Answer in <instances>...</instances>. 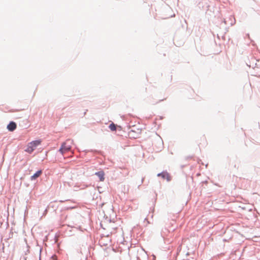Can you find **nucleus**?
<instances>
[{"mask_svg": "<svg viewBox=\"0 0 260 260\" xmlns=\"http://www.w3.org/2000/svg\"><path fill=\"white\" fill-rule=\"evenodd\" d=\"M109 128L112 131H115L116 130V125L113 123H112L109 125Z\"/></svg>", "mask_w": 260, "mask_h": 260, "instance_id": "0eeeda50", "label": "nucleus"}, {"mask_svg": "<svg viewBox=\"0 0 260 260\" xmlns=\"http://www.w3.org/2000/svg\"><path fill=\"white\" fill-rule=\"evenodd\" d=\"M17 125L14 122H11L8 125L7 128L10 132L14 131L16 128Z\"/></svg>", "mask_w": 260, "mask_h": 260, "instance_id": "20e7f679", "label": "nucleus"}, {"mask_svg": "<svg viewBox=\"0 0 260 260\" xmlns=\"http://www.w3.org/2000/svg\"><path fill=\"white\" fill-rule=\"evenodd\" d=\"M39 260H41V256H40Z\"/></svg>", "mask_w": 260, "mask_h": 260, "instance_id": "6e6552de", "label": "nucleus"}, {"mask_svg": "<svg viewBox=\"0 0 260 260\" xmlns=\"http://www.w3.org/2000/svg\"><path fill=\"white\" fill-rule=\"evenodd\" d=\"M41 143L40 140H35L33 141L28 144L27 148L25 149V151L31 153L35 150L36 147L39 145Z\"/></svg>", "mask_w": 260, "mask_h": 260, "instance_id": "f03ea898", "label": "nucleus"}, {"mask_svg": "<svg viewBox=\"0 0 260 260\" xmlns=\"http://www.w3.org/2000/svg\"><path fill=\"white\" fill-rule=\"evenodd\" d=\"M157 176L161 177L163 179H166L168 181L171 180V176H170L169 174L166 172H164L158 174Z\"/></svg>", "mask_w": 260, "mask_h": 260, "instance_id": "7ed1b4c3", "label": "nucleus"}, {"mask_svg": "<svg viewBox=\"0 0 260 260\" xmlns=\"http://www.w3.org/2000/svg\"><path fill=\"white\" fill-rule=\"evenodd\" d=\"M96 176H98L100 179V181H104L105 180V173L104 171H100L98 172H96L95 174Z\"/></svg>", "mask_w": 260, "mask_h": 260, "instance_id": "39448f33", "label": "nucleus"}, {"mask_svg": "<svg viewBox=\"0 0 260 260\" xmlns=\"http://www.w3.org/2000/svg\"><path fill=\"white\" fill-rule=\"evenodd\" d=\"M42 173V172L41 170L38 171L35 174H34L31 177V180H35L38 177H39Z\"/></svg>", "mask_w": 260, "mask_h": 260, "instance_id": "423d86ee", "label": "nucleus"}, {"mask_svg": "<svg viewBox=\"0 0 260 260\" xmlns=\"http://www.w3.org/2000/svg\"><path fill=\"white\" fill-rule=\"evenodd\" d=\"M72 144L73 141L70 140H67L61 145V146L59 149V151L62 154H63L66 152L70 151L72 148Z\"/></svg>", "mask_w": 260, "mask_h": 260, "instance_id": "f257e3e1", "label": "nucleus"}]
</instances>
